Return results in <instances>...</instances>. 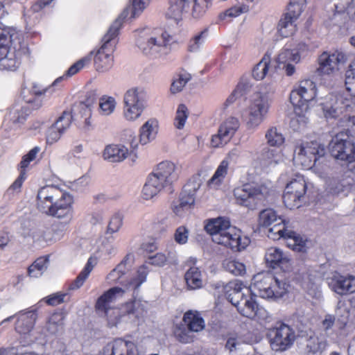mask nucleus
<instances>
[{"mask_svg":"<svg viewBox=\"0 0 355 355\" xmlns=\"http://www.w3.org/2000/svg\"><path fill=\"white\" fill-rule=\"evenodd\" d=\"M73 196L58 186L46 185L37 192V207L47 216L70 219L73 215Z\"/></svg>","mask_w":355,"mask_h":355,"instance_id":"1","label":"nucleus"},{"mask_svg":"<svg viewBox=\"0 0 355 355\" xmlns=\"http://www.w3.org/2000/svg\"><path fill=\"white\" fill-rule=\"evenodd\" d=\"M244 288L241 281L230 282L225 287V295L242 316L252 320L265 318L266 311L259 306L256 301L257 296L249 288H245L246 293H243L242 291Z\"/></svg>","mask_w":355,"mask_h":355,"instance_id":"2","label":"nucleus"},{"mask_svg":"<svg viewBox=\"0 0 355 355\" xmlns=\"http://www.w3.org/2000/svg\"><path fill=\"white\" fill-rule=\"evenodd\" d=\"M205 230L211 235L213 242L234 252L245 249L250 243L247 236H243L239 230L232 227L230 221L223 217L209 220Z\"/></svg>","mask_w":355,"mask_h":355,"instance_id":"3","label":"nucleus"},{"mask_svg":"<svg viewBox=\"0 0 355 355\" xmlns=\"http://www.w3.org/2000/svg\"><path fill=\"white\" fill-rule=\"evenodd\" d=\"M30 51L18 33L0 34V70L15 71Z\"/></svg>","mask_w":355,"mask_h":355,"instance_id":"4","label":"nucleus"},{"mask_svg":"<svg viewBox=\"0 0 355 355\" xmlns=\"http://www.w3.org/2000/svg\"><path fill=\"white\" fill-rule=\"evenodd\" d=\"M129 9L125 8L121 15L114 21L107 33L103 37V44L94 56V66L98 71L103 72L112 66L116 37L121 27L123 21L129 14Z\"/></svg>","mask_w":355,"mask_h":355,"instance_id":"5","label":"nucleus"},{"mask_svg":"<svg viewBox=\"0 0 355 355\" xmlns=\"http://www.w3.org/2000/svg\"><path fill=\"white\" fill-rule=\"evenodd\" d=\"M268 193V189L264 184L246 182L234 189L233 196L237 205L254 210L263 203Z\"/></svg>","mask_w":355,"mask_h":355,"instance_id":"6","label":"nucleus"},{"mask_svg":"<svg viewBox=\"0 0 355 355\" xmlns=\"http://www.w3.org/2000/svg\"><path fill=\"white\" fill-rule=\"evenodd\" d=\"M252 286L259 295L266 299H278L287 291L286 284L278 280L269 272H260L253 276Z\"/></svg>","mask_w":355,"mask_h":355,"instance_id":"7","label":"nucleus"},{"mask_svg":"<svg viewBox=\"0 0 355 355\" xmlns=\"http://www.w3.org/2000/svg\"><path fill=\"white\" fill-rule=\"evenodd\" d=\"M171 40V36L167 31L156 29L151 33L140 32L136 39V44L144 54L156 56L169 45Z\"/></svg>","mask_w":355,"mask_h":355,"instance_id":"8","label":"nucleus"},{"mask_svg":"<svg viewBox=\"0 0 355 355\" xmlns=\"http://www.w3.org/2000/svg\"><path fill=\"white\" fill-rule=\"evenodd\" d=\"M316 96L317 87L313 80L305 79L300 81L291 90L289 97L295 113L299 116H303L309 109L308 103L314 100Z\"/></svg>","mask_w":355,"mask_h":355,"instance_id":"9","label":"nucleus"},{"mask_svg":"<svg viewBox=\"0 0 355 355\" xmlns=\"http://www.w3.org/2000/svg\"><path fill=\"white\" fill-rule=\"evenodd\" d=\"M205 322L201 313L196 310H188L182 318V324L177 325L174 330L176 339L182 343H191L194 340L193 333L202 331Z\"/></svg>","mask_w":355,"mask_h":355,"instance_id":"10","label":"nucleus"},{"mask_svg":"<svg viewBox=\"0 0 355 355\" xmlns=\"http://www.w3.org/2000/svg\"><path fill=\"white\" fill-rule=\"evenodd\" d=\"M306 192L307 184L304 176L299 173L295 174L283 192L282 200L284 206L289 209L302 207L306 200Z\"/></svg>","mask_w":355,"mask_h":355,"instance_id":"11","label":"nucleus"},{"mask_svg":"<svg viewBox=\"0 0 355 355\" xmlns=\"http://www.w3.org/2000/svg\"><path fill=\"white\" fill-rule=\"evenodd\" d=\"M266 338L272 350L283 352L293 345L295 334L289 325L278 322L267 330Z\"/></svg>","mask_w":355,"mask_h":355,"instance_id":"12","label":"nucleus"},{"mask_svg":"<svg viewBox=\"0 0 355 355\" xmlns=\"http://www.w3.org/2000/svg\"><path fill=\"white\" fill-rule=\"evenodd\" d=\"M306 0H290L286 12L283 15L278 23V31L283 37L293 35L297 30L295 24L304 10Z\"/></svg>","mask_w":355,"mask_h":355,"instance_id":"13","label":"nucleus"},{"mask_svg":"<svg viewBox=\"0 0 355 355\" xmlns=\"http://www.w3.org/2000/svg\"><path fill=\"white\" fill-rule=\"evenodd\" d=\"M324 154V148L316 142H301L294 149L295 159L304 169L312 168Z\"/></svg>","mask_w":355,"mask_h":355,"instance_id":"14","label":"nucleus"},{"mask_svg":"<svg viewBox=\"0 0 355 355\" xmlns=\"http://www.w3.org/2000/svg\"><path fill=\"white\" fill-rule=\"evenodd\" d=\"M268 236L272 240L284 239L287 246L294 251L304 252L306 250L305 242L295 232L287 230L285 220L282 218L268 230Z\"/></svg>","mask_w":355,"mask_h":355,"instance_id":"15","label":"nucleus"},{"mask_svg":"<svg viewBox=\"0 0 355 355\" xmlns=\"http://www.w3.org/2000/svg\"><path fill=\"white\" fill-rule=\"evenodd\" d=\"M349 131L338 133L332 140L331 154L337 159L352 163L355 161V144L349 140Z\"/></svg>","mask_w":355,"mask_h":355,"instance_id":"16","label":"nucleus"},{"mask_svg":"<svg viewBox=\"0 0 355 355\" xmlns=\"http://www.w3.org/2000/svg\"><path fill=\"white\" fill-rule=\"evenodd\" d=\"M201 184V180L199 177H193L189 180L180 193L179 204L173 205L172 208L176 215L181 216L183 212L193 208L196 194Z\"/></svg>","mask_w":355,"mask_h":355,"instance_id":"17","label":"nucleus"},{"mask_svg":"<svg viewBox=\"0 0 355 355\" xmlns=\"http://www.w3.org/2000/svg\"><path fill=\"white\" fill-rule=\"evenodd\" d=\"M123 116L128 121H135L143 112L145 105L142 92L137 88H132L124 95Z\"/></svg>","mask_w":355,"mask_h":355,"instance_id":"18","label":"nucleus"},{"mask_svg":"<svg viewBox=\"0 0 355 355\" xmlns=\"http://www.w3.org/2000/svg\"><path fill=\"white\" fill-rule=\"evenodd\" d=\"M240 126L239 120L229 117L219 126L217 134L212 135L211 146L213 148H222L230 141Z\"/></svg>","mask_w":355,"mask_h":355,"instance_id":"19","label":"nucleus"},{"mask_svg":"<svg viewBox=\"0 0 355 355\" xmlns=\"http://www.w3.org/2000/svg\"><path fill=\"white\" fill-rule=\"evenodd\" d=\"M347 60V55L342 51L336 50L331 53L324 51L318 57V71L320 73H332L338 70L340 64H345Z\"/></svg>","mask_w":355,"mask_h":355,"instance_id":"20","label":"nucleus"},{"mask_svg":"<svg viewBox=\"0 0 355 355\" xmlns=\"http://www.w3.org/2000/svg\"><path fill=\"white\" fill-rule=\"evenodd\" d=\"M103 355H139V352L134 342L119 338L103 347Z\"/></svg>","mask_w":355,"mask_h":355,"instance_id":"21","label":"nucleus"},{"mask_svg":"<svg viewBox=\"0 0 355 355\" xmlns=\"http://www.w3.org/2000/svg\"><path fill=\"white\" fill-rule=\"evenodd\" d=\"M354 277L352 275L344 276L338 272H334L332 276L328 278L329 288L335 293L340 295L353 293V282Z\"/></svg>","mask_w":355,"mask_h":355,"instance_id":"22","label":"nucleus"},{"mask_svg":"<svg viewBox=\"0 0 355 355\" xmlns=\"http://www.w3.org/2000/svg\"><path fill=\"white\" fill-rule=\"evenodd\" d=\"M125 291L120 287L110 288L100 295L96 301L94 308L97 313H107L114 308L112 304L114 303L118 297H121Z\"/></svg>","mask_w":355,"mask_h":355,"instance_id":"23","label":"nucleus"},{"mask_svg":"<svg viewBox=\"0 0 355 355\" xmlns=\"http://www.w3.org/2000/svg\"><path fill=\"white\" fill-rule=\"evenodd\" d=\"M268 103L263 97L259 96L254 99L249 107L248 126L250 128L258 126L268 113Z\"/></svg>","mask_w":355,"mask_h":355,"instance_id":"24","label":"nucleus"},{"mask_svg":"<svg viewBox=\"0 0 355 355\" xmlns=\"http://www.w3.org/2000/svg\"><path fill=\"white\" fill-rule=\"evenodd\" d=\"M130 259L133 260V255L128 254L121 263L107 275L106 279L109 283L118 284L128 287L126 274L132 266V263L128 266V261Z\"/></svg>","mask_w":355,"mask_h":355,"instance_id":"25","label":"nucleus"},{"mask_svg":"<svg viewBox=\"0 0 355 355\" xmlns=\"http://www.w3.org/2000/svg\"><path fill=\"white\" fill-rule=\"evenodd\" d=\"M265 260L268 266L273 269L280 268L288 270L291 266V260L277 248L271 247L265 254Z\"/></svg>","mask_w":355,"mask_h":355,"instance_id":"26","label":"nucleus"},{"mask_svg":"<svg viewBox=\"0 0 355 355\" xmlns=\"http://www.w3.org/2000/svg\"><path fill=\"white\" fill-rule=\"evenodd\" d=\"M343 106L338 107H327L324 106L323 112L324 116L327 119H339V121H349L354 119V116H351L349 112L352 109V105L347 102H343Z\"/></svg>","mask_w":355,"mask_h":355,"instance_id":"27","label":"nucleus"},{"mask_svg":"<svg viewBox=\"0 0 355 355\" xmlns=\"http://www.w3.org/2000/svg\"><path fill=\"white\" fill-rule=\"evenodd\" d=\"M128 155V150L124 146L109 144L105 146L103 157L105 160L111 162H121L127 157Z\"/></svg>","mask_w":355,"mask_h":355,"instance_id":"28","label":"nucleus"},{"mask_svg":"<svg viewBox=\"0 0 355 355\" xmlns=\"http://www.w3.org/2000/svg\"><path fill=\"white\" fill-rule=\"evenodd\" d=\"M158 121L155 119H150L140 128L139 142L145 145L153 139L158 132Z\"/></svg>","mask_w":355,"mask_h":355,"instance_id":"29","label":"nucleus"},{"mask_svg":"<svg viewBox=\"0 0 355 355\" xmlns=\"http://www.w3.org/2000/svg\"><path fill=\"white\" fill-rule=\"evenodd\" d=\"M175 165L174 163L170 161H163L157 165L153 172L164 182L171 185L175 175Z\"/></svg>","mask_w":355,"mask_h":355,"instance_id":"30","label":"nucleus"},{"mask_svg":"<svg viewBox=\"0 0 355 355\" xmlns=\"http://www.w3.org/2000/svg\"><path fill=\"white\" fill-rule=\"evenodd\" d=\"M190 3L189 0H169L166 17L177 21L180 19L184 11L189 8Z\"/></svg>","mask_w":355,"mask_h":355,"instance_id":"31","label":"nucleus"},{"mask_svg":"<svg viewBox=\"0 0 355 355\" xmlns=\"http://www.w3.org/2000/svg\"><path fill=\"white\" fill-rule=\"evenodd\" d=\"M96 263L97 259L96 257H90L88 259L83 269L73 280V282L70 284V288L75 290L80 288L89 277L90 272L92 271Z\"/></svg>","mask_w":355,"mask_h":355,"instance_id":"32","label":"nucleus"},{"mask_svg":"<svg viewBox=\"0 0 355 355\" xmlns=\"http://www.w3.org/2000/svg\"><path fill=\"white\" fill-rule=\"evenodd\" d=\"M187 285L191 289H198L202 286V273L197 267H191L185 273Z\"/></svg>","mask_w":355,"mask_h":355,"instance_id":"33","label":"nucleus"},{"mask_svg":"<svg viewBox=\"0 0 355 355\" xmlns=\"http://www.w3.org/2000/svg\"><path fill=\"white\" fill-rule=\"evenodd\" d=\"M270 61V54L267 52L252 69V73L254 79L260 80L266 77L269 69Z\"/></svg>","mask_w":355,"mask_h":355,"instance_id":"34","label":"nucleus"},{"mask_svg":"<svg viewBox=\"0 0 355 355\" xmlns=\"http://www.w3.org/2000/svg\"><path fill=\"white\" fill-rule=\"evenodd\" d=\"M149 269L145 264L139 266L132 277L128 280V287L132 286L135 290L138 289L146 281Z\"/></svg>","mask_w":355,"mask_h":355,"instance_id":"35","label":"nucleus"},{"mask_svg":"<svg viewBox=\"0 0 355 355\" xmlns=\"http://www.w3.org/2000/svg\"><path fill=\"white\" fill-rule=\"evenodd\" d=\"M35 319L33 315L23 314L20 315L15 323V330L20 334H28L33 328Z\"/></svg>","mask_w":355,"mask_h":355,"instance_id":"36","label":"nucleus"},{"mask_svg":"<svg viewBox=\"0 0 355 355\" xmlns=\"http://www.w3.org/2000/svg\"><path fill=\"white\" fill-rule=\"evenodd\" d=\"M49 257H40L37 258L28 268V274L31 277H37L42 275L47 268Z\"/></svg>","mask_w":355,"mask_h":355,"instance_id":"37","label":"nucleus"},{"mask_svg":"<svg viewBox=\"0 0 355 355\" xmlns=\"http://www.w3.org/2000/svg\"><path fill=\"white\" fill-rule=\"evenodd\" d=\"M64 316L61 312H54L52 313L47 322L46 328L51 334H56L62 330L64 325Z\"/></svg>","mask_w":355,"mask_h":355,"instance_id":"38","label":"nucleus"},{"mask_svg":"<svg viewBox=\"0 0 355 355\" xmlns=\"http://www.w3.org/2000/svg\"><path fill=\"white\" fill-rule=\"evenodd\" d=\"M282 217L278 216L272 209L262 210L259 215V225L263 227H268L277 222Z\"/></svg>","mask_w":355,"mask_h":355,"instance_id":"39","label":"nucleus"},{"mask_svg":"<svg viewBox=\"0 0 355 355\" xmlns=\"http://www.w3.org/2000/svg\"><path fill=\"white\" fill-rule=\"evenodd\" d=\"M229 162L226 159H223L218 166L214 174L208 181V185L211 187L213 184L219 186L224 180L228 171Z\"/></svg>","mask_w":355,"mask_h":355,"instance_id":"40","label":"nucleus"},{"mask_svg":"<svg viewBox=\"0 0 355 355\" xmlns=\"http://www.w3.org/2000/svg\"><path fill=\"white\" fill-rule=\"evenodd\" d=\"M223 265L225 270L235 276H242L245 274V264L236 259H225Z\"/></svg>","mask_w":355,"mask_h":355,"instance_id":"41","label":"nucleus"},{"mask_svg":"<svg viewBox=\"0 0 355 355\" xmlns=\"http://www.w3.org/2000/svg\"><path fill=\"white\" fill-rule=\"evenodd\" d=\"M116 102L114 98L109 96H103L99 98L98 112L101 115L108 116L115 110Z\"/></svg>","mask_w":355,"mask_h":355,"instance_id":"42","label":"nucleus"},{"mask_svg":"<svg viewBox=\"0 0 355 355\" xmlns=\"http://www.w3.org/2000/svg\"><path fill=\"white\" fill-rule=\"evenodd\" d=\"M249 11V6L242 3L239 6H234L224 12L218 15V19L220 21L226 19L227 17H236L243 13H246Z\"/></svg>","mask_w":355,"mask_h":355,"instance_id":"43","label":"nucleus"},{"mask_svg":"<svg viewBox=\"0 0 355 355\" xmlns=\"http://www.w3.org/2000/svg\"><path fill=\"white\" fill-rule=\"evenodd\" d=\"M266 138L270 146H280L284 142V136L277 131L276 128H270L266 134Z\"/></svg>","mask_w":355,"mask_h":355,"instance_id":"44","label":"nucleus"},{"mask_svg":"<svg viewBox=\"0 0 355 355\" xmlns=\"http://www.w3.org/2000/svg\"><path fill=\"white\" fill-rule=\"evenodd\" d=\"M208 35V28H205L198 34L192 37L188 43V51L194 52L199 49L200 45L205 42Z\"/></svg>","mask_w":355,"mask_h":355,"instance_id":"45","label":"nucleus"},{"mask_svg":"<svg viewBox=\"0 0 355 355\" xmlns=\"http://www.w3.org/2000/svg\"><path fill=\"white\" fill-rule=\"evenodd\" d=\"M188 116L189 112L187 106L184 104L179 105L174 119V125L178 129H182L184 126Z\"/></svg>","mask_w":355,"mask_h":355,"instance_id":"46","label":"nucleus"},{"mask_svg":"<svg viewBox=\"0 0 355 355\" xmlns=\"http://www.w3.org/2000/svg\"><path fill=\"white\" fill-rule=\"evenodd\" d=\"M100 315L106 319L109 327L116 326L120 322L121 318L123 317L119 309L116 307L111 309L107 313H102Z\"/></svg>","mask_w":355,"mask_h":355,"instance_id":"47","label":"nucleus"},{"mask_svg":"<svg viewBox=\"0 0 355 355\" xmlns=\"http://www.w3.org/2000/svg\"><path fill=\"white\" fill-rule=\"evenodd\" d=\"M191 78V76L188 73H180L178 78H175L171 86V91L173 94L180 92L182 90L185 85Z\"/></svg>","mask_w":355,"mask_h":355,"instance_id":"48","label":"nucleus"},{"mask_svg":"<svg viewBox=\"0 0 355 355\" xmlns=\"http://www.w3.org/2000/svg\"><path fill=\"white\" fill-rule=\"evenodd\" d=\"M41 148L39 146H35L32 149H31L26 155H24L20 163L19 164V168H22L26 171L27 168L29 166L30 163L34 161L37 155L40 153Z\"/></svg>","mask_w":355,"mask_h":355,"instance_id":"49","label":"nucleus"},{"mask_svg":"<svg viewBox=\"0 0 355 355\" xmlns=\"http://www.w3.org/2000/svg\"><path fill=\"white\" fill-rule=\"evenodd\" d=\"M89 60L87 58H82L79 60H78L76 62L73 64L65 72L63 76H61L58 78H57L54 84L60 82L62 80L64 77H71L72 76L76 74L78 72H79L85 65L87 62H88Z\"/></svg>","mask_w":355,"mask_h":355,"instance_id":"50","label":"nucleus"},{"mask_svg":"<svg viewBox=\"0 0 355 355\" xmlns=\"http://www.w3.org/2000/svg\"><path fill=\"white\" fill-rule=\"evenodd\" d=\"M327 346V343L320 340L318 337H310L306 345L308 352L315 354L322 352Z\"/></svg>","mask_w":355,"mask_h":355,"instance_id":"51","label":"nucleus"},{"mask_svg":"<svg viewBox=\"0 0 355 355\" xmlns=\"http://www.w3.org/2000/svg\"><path fill=\"white\" fill-rule=\"evenodd\" d=\"M336 314L340 317L338 320L342 324L340 328L345 327L348 322L350 315V309L347 306L345 301L339 302Z\"/></svg>","mask_w":355,"mask_h":355,"instance_id":"52","label":"nucleus"},{"mask_svg":"<svg viewBox=\"0 0 355 355\" xmlns=\"http://www.w3.org/2000/svg\"><path fill=\"white\" fill-rule=\"evenodd\" d=\"M300 55L296 50L284 49L278 56L279 63H286L288 61L298 62Z\"/></svg>","mask_w":355,"mask_h":355,"instance_id":"53","label":"nucleus"},{"mask_svg":"<svg viewBox=\"0 0 355 355\" xmlns=\"http://www.w3.org/2000/svg\"><path fill=\"white\" fill-rule=\"evenodd\" d=\"M72 115L68 111H64L62 114L55 121L54 124L64 132L68 129L72 121Z\"/></svg>","mask_w":355,"mask_h":355,"instance_id":"54","label":"nucleus"},{"mask_svg":"<svg viewBox=\"0 0 355 355\" xmlns=\"http://www.w3.org/2000/svg\"><path fill=\"white\" fill-rule=\"evenodd\" d=\"M334 7L336 12L338 13L345 14V12L349 15L354 9V0H335Z\"/></svg>","mask_w":355,"mask_h":355,"instance_id":"55","label":"nucleus"},{"mask_svg":"<svg viewBox=\"0 0 355 355\" xmlns=\"http://www.w3.org/2000/svg\"><path fill=\"white\" fill-rule=\"evenodd\" d=\"M355 84V71L353 68V64H350L349 69L345 72V85L346 90L349 93L352 97L355 96L352 92L354 88Z\"/></svg>","mask_w":355,"mask_h":355,"instance_id":"56","label":"nucleus"},{"mask_svg":"<svg viewBox=\"0 0 355 355\" xmlns=\"http://www.w3.org/2000/svg\"><path fill=\"white\" fill-rule=\"evenodd\" d=\"M64 133L54 123L48 129L46 132V142L53 144L60 139L61 135Z\"/></svg>","mask_w":355,"mask_h":355,"instance_id":"57","label":"nucleus"},{"mask_svg":"<svg viewBox=\"0 0 355 355\" xmlns=\"http://www.w3.org/2000/svg\"><path fill=\"white\" fill-rule=\"evenodd\" d=\"M189 238V230L185 226H180L178 227L174 233L175 241L180 244H185Z\"/></svg>","mask_w":355,"mask_h":355,"instance_id":"58","label":"nucleus"},{"mask_svg":"<svg viewBox=\"0 0 355 355\" xmlns=\"http://www.w3.org/2000/svg\"><path fill=\"white\" fill-rule=\"evenodd\" d=\"M150 0H132V14L130 18H135L140 15Z\"/></svg>","mask_w":355,"mask_h":355,"instance_id":"59","label":"nucleus"},{"mask_svg":"<svg viewBox=\"0 0 355 355\" xmlns=\"http://www.w3.org/2000/svg\"><path fill=\"white\" fill-rule=\"evenodd\" d=\"M65 296V293H56L46 297L43 300L48 305L57 306L64 302Z\"/></svg>","mask_w":355,"mask_h":355,"instance_id":"60","label":"nucleus"},{"mask_svg":"<svg viewBox=\"0 0 355 355\" xmlns=\"http://www.w3.org/2000/svg\"><path fill=\"white\" fill-rule=\"evenodd\" d=\"M123 223V218L119 214H114L110 219L108 226L107 232L114 233L117 232L121 227Z\"/></svg>","mask_w":355,"mask_h":355,"instance_id":"61","label":"nucleus"},{"mask_svg":"<svg viewBox=\"0 0 355 355\" xmlns=\"http://www.w3.org/2000/svg\"><path fill=\"white\" fill-rule=\"evenodd\" d=\"M159 192L160 191L156 188V186H154L146 181L142 189V196L145 200H150L157 195Z\"/></svg>","mask_w":355,"mask_h":355,"instance_id":"62","label":"nucleus"},{"mask_svg":"<svg viewBox=\"0 0 355 355\" xmlns=\"http://www.w3.org/2000/svg\"><path fill=\"white\" fill-rule=\"evenodd\" d=\"M32 103L33 102H28V103L30 104L29 105L22 107L21 110L17 112V116L15 122L22 123L26 120L27 117L31 114L32 110L35 108L31 107Z\"/></svg>","mask_w":355,"mask_h":355,"instance_id":"63","label":"nucleus"},{"mask_svg":"<svg viewBox=\"0 0 355 355\" xmlns=\"http://www.w3.org/2000/svg\"><path fill=\"white\" fill-rule=\"evenodd\" d=\"M166 261L167 258L164 254L157 253L148 257V263L155 266L162 267L166 264Z\"/></svg>","mask_w":355,"mask_h":355,"instance_id":"64","label":"nucleus"}]
</instances>
